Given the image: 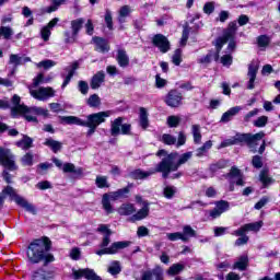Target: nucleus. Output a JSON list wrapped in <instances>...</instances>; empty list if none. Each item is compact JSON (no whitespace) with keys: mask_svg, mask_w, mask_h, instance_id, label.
<instances>
[{"mask_svg":"<svg viewBox=\"0 0 280 280\" xmlns=\"http://www.w3.org/2000/svg\"><path fill=\"white\" fill-rule=\"evenodd\" d=\"M50 249L51 241L47 237L35 240L26 250L27 259L31 264L44 261L45 266H47V264H51L55 260L54 255L48 254Z\"/></svg>","mask_w":280,"mask_h":280,"instance_id":"f257e3e1","label":"nucleus"},{"mask_svg":"<svg viewBox=\"0 0 280 280\" xmlns=\"http://www.w3.org/2000/svg\"><path fill=\"white\" fill-rule=\"evenodd\" d=\"M98 233H102L104 235L103 241L101 243V248L96 250V255L102 256V255H117L119 250H124V248H128L130 246L129 241H120V242H115L113 243L109 247L108 244H110V235H113V232L110 229H108V225L106 224H101L97 228Z\"/></svg>","mask_w":280,"mask_h":280,"instance_id":"f03ea898","label":"nucleus"},{"mask_svg":"<svg viewBox=\"0 0 280 280\" xmlns=\"http://www.w3.org/2000/svg\"><path fill=\"white\" fill-rule=\"evenodd\" d=\"M191 156H194L191 151L179 155V158L176 152L170 153L158 164L156 172H161L163 178H168L171 172H176L178 167H180V165H185ZM176 159H178L177 162Z\"/></svg>","mask_w":280,"mask_h":280,"instance_id":"7ed1b4c3","label":"nucleus"},{"mask_svg":"<svg viewBox=\"0 0 280 280\" xmlns=\"http://www.w3.org/2000/svg\"><path fill=\"white\" fill-rule=\"evenodd\" d=\"M110 115H113L110 110L98 112L88 115L86 120H82V118H79L77 116H65L62 117V121L68 125L92 126L93 128H97L98 126H101V124H105L106 119H108Z\"/></svg>","mask_w":280,"mask_h":280,"instance_id":"20e7f679","label":"nucleus"},{"mask_svg":"<svg viewBox=\"0 0 280 280\" xmlns=\"http://www.w3.org/2000/svg\"><path fill=\"white\" fill-rule=\"evenodd\" d=\"M47 82H49V79H45L43 73L37 74L33 79L32 85L28 86L31 97L38 100V102H47L49 97H55L56 91L52 88H38L39 84H47Z\"/></svg>","mask_w":280,"mask_h":280,"instance_id":"39448f33","label":"nucleus"},{"mask_svg":"<svg viewBox=\"0 0 280 280\" xmlns=\"http://www.w3.org/2000/svg\"><path fill=\"white\" fill-rule=\"evenodd\" d=\"M0 165L5 168L2 176L5 183L10 185L12 183V176L9 172H15L16 164L14 163V155L12 152L9 149H3L2 147H0Z\"/></svg>","mask_w":280,"mask_h":280,"instance_id":"423d86ee","label":"nucleus"},{"mask_svg":"<svg viewBox=\"0 0 280 280\" xmlns=\"http://www.w3.org/2000/svg\"><path fill=\"white\" fill-rule=\"evenodd\" d=\"M18 110L22 113L23 117L27 121H36V115H42L43 117H47L49 115V110L43 108V107H27V106H18Z\"/></svg>","mask_w":280,"mask_h":280,"instance_id":"0eeeda50","label":"nucleus"},{"mask_svg":"<svg viewBox=\"0 0 280 280\" xmlns=\"http://www.w3.org/2000/svg\"><path fill=\"white\" fill-rule=\"evenodd\" d=\"M136 202L138 205H141L142 208L131 215V222H139L141 220H145V218L150 215V202H148V200H143L141 196L137 195Z\"/></svg>","mask_w":280,"mask_h":280,"instance_id":"6e6552de","label":"nucleus"},{"mask_svg":"<svg viewBox=\"0 0 280 280\" xmlns=\"http://www.w3.org/2000/svg\"><path fill=\"white\" fill-rule=\"evenodd\" d=\"M130 124H124V118L118 117L112 121L110 135L112 137H119V135H130Z\"/></svg>","mask_w":280,"mask_h":280,"instance_id":"1a4fd4ad","label":"nucleus"},{"mask_svg":"<svg viewBox=\"0 0 280 280\" xmlns=\"http://www.w3.org/2000/svg\"><path fill=\"white\" fill-rule=\"evenodd\" d=\"M231 209V203L226 200H219L214 202V208L209 211V215L212 220H218L222 213H226Z\"/></svg>","mask_w":280,"mask_h":280,"instance_id":"9d476101","label":"nucleus"},{"mask_svg":"<svg viewBox=\"0 0 280 280\" xmlns=\"http://www.w3.org/2000/svg\"><path fill=\"white\" fill-rule=\"evenodd\" d=\"M230 27L231 31H228L224 33V35L222 37L217 38L215 40V47L220 50L222 49V47H224V45H226V43H231V40H235L233 39V36H235V30H237V23L232 22L230 23Z\"/></svg>","mask_w":280,"mask_h":280,"instance_id":"9b49d317","label":"nucleus"},{"mask_svg":"<svg viewBox=\"0 0 280 280\" xmlns=\"http://www.w3.org/2000/svg\"><path fill=\"white\" fill-rule=\"evenodd\" d=\"M72 277L75 280L82 279V278L86 280H102V278L97 276V273H95V270L90 268L79 269V270L73 269Z\"/></svg>","mask_w":280,"mask_h":280,"instance_id":"f8f14e48","label":"nucleus"},{"mask_svg":"<svg viewBox=\"0 0 280 280\" xmlns=\"http://www.w3.org/2000/svg\"><path fill=\"white\" fill-rule=\"evenodd\" d=\"M165 102L167 106H171V108H178L183 102V94L176 90H172L166 95Z\"/></svg>","mask_w":280,"mask_h":280,"instance_id":"ddd939ff","label":"nucleus"},{"mask_svg":"<svg viewBox=\"0 0 280 280\" xmlns=\"http://www.w3.org/2000/svg\"><path fill=\"white\" fill-rule=\"evenodd\" d=\"M261 226H264V221H257L254 223H247L243 226H241L238 230L234 232V235H246L249 231L254 233H258V231L261 230Z\"/></svg>","mask_w":280,"mask_h":280,"instance_id":"4468645a","label":"nucleus"},{"mask_svg":"<svg viewBox=\"0 0 280 280\" xmlns=\"http://www.w3.org/2000/svg\"><path fill=\"white\" fill-rule=\"evenodd\" d=\"M228 178L231 183L230 191H233V185L243 186L244 179H242V172L237 167H232L231 172L228 175Z\"/></svg>","mask_w":280,"mask_h":280,"instance_id":"2eb2a0df","label":"nucleus"},{"mask_svg":"<svg viewBox=\"0 0 280 280\" xmlns=\"http://www.w3.org/2000/svg\"><path fill=\"white\" fill-rule=\"evenodd\" d=\"M153 45H155L162 54H167V51H170V40L161 34L153 37Z\"/></svg>","mask_w":280,"mask_h":280,"instance_id":"dca6fc26","label":"nucleus"},{"mask_svg":"<svg viewBox=\"0 0 280 280\" xmlns=\"http://www.w3.org/2000/svg\"><path fill=\"white\" fill-rule=\"evenodd\" d=\"M235 40H230L226 48V54L221 57V65H223V67H231V65H233V56L231 52L235 51Z\"/></svg>","mask_w":280,"mask_h":280,"instance_id":"f3484780","label":"nucleus"},{"mask_svg":"<svg viewBox=\"0 0 280 280\" xmlns=\"http://www.w3.org/2000/svg\"><path fill=\"white\" fill-rule=\"evenodd\" d=\"M60 22V19L55 18L52 19L46 26L42 27L40 30V36L42 39L47 43V40H49L50 36H51V31L54 30V27L56 25H58V23Z\"/></svg>","mask_w":280,"mask_h":280,"instance_id":"a211bd4d","label":"nucleus"},{"mask_svg":"<svg viewBox=\"0 0 280 280\" xmlns=\"http://www.w3.org/2000/svg\"><path fill=\"white\" fill-rule=\"evenodd\" d=\"M56 271L38 269L32 275V280H55Z\"/></svg>","mask_w":280,"mask_h":280,"instance_id":"6ab92c4d","label":"nucleus"},{"mask_svg":"<svg viewBox=\"0 0 280 280\" xmlns=\"http://www.w3.org/2000/svg\"><path fill=\"white\" fill-rule=\"evenodd\" d=\"M241 110H244V107L242 106H234L230 109H228L225 113H223L222 117H221V124H229V121H231L235 115H238V113Z\"/></svg>","mask_w":280,"mask_h":280,"instance_id":"aec40b11","label":"nucleus"},{"mask_svg":"<svg viewBox=\"0 0 280 280\" xmlns=\"http://www.w3.org/2000/svg\"><path fill=\"white\" fill-rule=\"evenodd\" d=\"M92 43H94L96 51H100L101 54H106L110 50L108 42L102 37H93Z\"/></svg>","mask_w":280,"mask_h":280,"instance_id":"412c9836","label":"nucleus"},{"mask_svg":"<svg viewBox=\"0 0 280 280\" xmlns=\"http://www.w3.org/2000/svg\"><path fill=\"white\" fill-rule=\"evenodd\" d=\"M156 168L153 171H143L141 168L135 170L130 173L131 178H135V180H145V178H149V176H152V174H156Z\"/></svg>","mask_w":280,"mask_h":280,"instance_id":"4be33fe9","label":"nucleus"},{"mask_svg":"<svg viewBox=\"0 0 280 280\" xmlns=\"http://www.w3.org/2000/svg\"><path fill=\"white\" fill-rule=\"evenodd\" d=\"M259 70V68L257 67V63H250L248 67V84H247V89L253 90L255 89V80L257 78V71Z\"/></svg>","mask_w":280,"mask_h":280,"instance_id":"5701e85b","label":"nucleus"},{"mask_svg":"<svg viewBox=\"0 0 280 280\" xmlns=\"http://www.w3.org/2000/svg\"><path fill=\"white\" fill-rule=\"evenodd\" d=\"M139 126L142 130H148L150 127V119L148 118V109H145V107H140Z\"/></svg>","mask_w":280,"mask_h":280,"instance_id":"b1692460","label":"nucleus"},{"mask_svg":"<svg viewBox=\"0 0 280 280\" xmlns=\"http://www.w3.org/2000/svg\"><path fill=\"white\" fill-rule=\"evenodd\" d=\"M66 71L68 74L65 78L61 89H65L69 84V82H71V78H73L75 71H78V62H73L72 65L68 66L66 68Z\"/></svg>","mask_w":280,"mask_h":280,"instance_id":"393cba45","label":"nucleus"},{"mask_svg":"<svg viewBox=\"0 0 280 280\" xmlns=\"http://www.w3.org/2000/svg\"><path fill=\"white\" fill-rule=\"evenodd\" d=\"M16 205H19V207H22V209H25V211H27L28 213H32L33 215H36V207L32 203H30L28 201H26L25 198H16Z\"/></svg>","mask_w":280,"mask_h":280,"instance_id":"a878e982","label":"nucleus"},{"mask_svg":"<svg viewBox=\"0 0 280 280\" xmlns=\"http://www.w3.org/2000/svg\"><path fill=\"white\" fill-rule=\"evenodd\" d=\"M117 62H118L119 67H122V68H126L130 65V58L128 57V54H126V50L118 49Z\"/></svg>","mask_w":280,"mask_h":280,"instance_id":"bb28decb","label":"nucleus"},{"mask_svg":"<svg viewBox=\"0 0 280 280\" xmlns=\"http://www.w3.org/2000/svg\"><path fill=\"white\" fill-rule=\"evenodd\" d=\"M136 211H137V208H135V205L132 203H122L118 208L119 215H135Z\"/></svg>","mask_w":280,"mask_h":280,"instance_id":"cd10ccee","label":"nucleus"},{"mask_svg":"<svg viewBox=\"0 0 280 280\" xmlns=\"http://www.w3.org/2000/svg\"><path fill=\"white\" fill-rule=\"evenodd\" d=\"M105 78H106V74L104 73V71H98L96 74H94L91 81V89H100Z\"/></svg>","mask_w":280,"mask_h":280,"instance_id":"c85d7f7f","label":"nucleus"},{"mask_svg":"<svg viewBox=\"0 0 280 280\" xmlns=\"http://www.w3.org/2000/svg\"><path fill=\"white\" fill-rule=\"evenodd\" d=\"M132 14V8L130 5H122L118 11V22L126 23V19Z\"/></svg>","mask_w":280,"mask_h":280,"instance_id":"c756f323","label":"nucleus"},{"mask_svg":"<svg viewBox=\"0 0 280 280\" xmlns=\"http://www.w3.org/2000/svg\"><path fill=\"white\" fill-rule=\"evenodd\" d=\"M234 270L244 271L248 268V255H242L233 266Z\"/></svg>","mask_w":280,"mask_h":280,"instance_id":"7c9ffc66","label":"nucleus"},{"mask_svg":"<svg viewBox=\"0 0 280 280\" xmlns=\"http://www.w3.org/2000/svg\"><path fill=\"white\" fill-rule=\"evenodd\" d=\"M65 3H67V0H50V5L45 8L44 12H46V14H51V12H57L60 5H65Z\"/></svg>","mask_w":280,"mask_h":280,"instance_id":"2f4dec72","label":"nucleus"},{"mask_svg":"<svg viewBox=\"0 0 280 280\" xmlns=\"http://www.w3.org/2000/svg\"><path fill=\"white\" fill-rule=\"evenodd\" d=\"M44 145H47V148H50V150H52L55 154L60 152V150L62 149V143L51 138H47L44 142Z\"/></svg>","mask_w":280,"mask_h":280,"instance_id":"473e14b6","label":"nucleus"},{"mask_svg":"<svg viewBox=\"0 0 280 280\" xmlns=\"http://www.w3.org/2000/svg\"><path fill=\"white\" fill-rule=\"evenodd\" d=\"M62 171L66 174H75L77 176H82L83 170L82 167H78L75 168V165L71 164V163H66L62 166Z\"/></svg>","mask_w":280,"mask_h":280,"instance_id":"72a5a7b5","label":"nucleus"},{"mask_svg":"<svg viewBox=\"0 0 280 280\" xmlns=\"http://www.w3.org/2000/svg\"><path fill=\"white\" fill-rule=\"evenodd\" d=\"M222 49H218L217 47V52H209L207 56L201 57L198 62H200V65H209V62H211V60H218V58H220V51Z\"/></svg>","mask_w":280,"mask_h":280,"instance_id":"f704fd0d","label":"nucleus"},{"mask_svg":"<svg viewBox=\"0 0 280 280\" xmlns=\"http://www.w3.org/2000/svg\"><path fill=\"white\" fill-rule=\"evenodd\" d=\"M33 143L34 140L32 138H30L28 136H23L20 141L15 142V145H18V148H21V150H30Z\"/></svg>","mask_w":280,"mask_h":280,"instance_id":"c9c22d12","label":"nucleus"},{"mask_svg":"<svg viewBox=\"0 0 280 280\" xmlns=\"http://www.w3.org/2000/svg\"><path fill=\"white\" fill-rule=\"evenodd\" d=\"M191 135L194 137V143L197 145L202 141V133L200 132V125H192L191 126Z\"/></svg>","mask_w":280,"mask_h":280,"instance_id":"e433bc0d","label":"nucleus"},{"mask_svg":"<svg viewBox=\"0 0 280 280\" xmlns=\"http://www.w3.org/2000/svg\"><path fill=\"white\" fill-rule=\"evenodd\" d=\"M1 195L9 196L10 199L14 200L15 203H16V198H23L16 194V190L12 186H7L5 188H3Z\"/></svg>","mask_w":280,"mask_h":280,"instance_id":"4c0bfd02","label":"nucleus"},{"mask_svg":"<svg viewBox=\"0 0 280 280\" xmlns=\"http://www.w3.org/2000/svg\"><path fill=\"white\" fill-rule=\"evenodd\" d=\"M185 270V265L183 264H173L166 271L170 277H175V275H180Z\"/></svg>","mask_w":280,"mask_h":280,"instance_id":"58836bf2","label":"nucleus"},{"mask_svg":"<svg viewBox=\"0 0 280 280\" xmlns=\"http://www.w3.org/2000/svg\"><path fill=\"white\" fill-rule=\"evenodd\" d=\"M110 195L108 194H104L103 198H102V205H103V209L104 211H106L107 214L113 213V206L110 205Z\"/></svg>","mask_w":280,"mask_h":280,"instance_id":"ea45409f","label":"nucleus"},{"mask_svg":"<svg viewBox=\"0 0 280 280\" xmlns=\"http://www.w3.org/2000/svg\"><path fill=\"white\" fill-rule=\"evenodd\" d=\"M211 148H213V142L211 140L206 141L201 148L196 150L197 156H205Z\"/></svg>","mask_w":280,"mask_h":280,"instance_id":"a19ab883","label":"nucleus"},{"mask_svg":"<svg viewBox=\"0 0 280 280\" xmlns=\"http://www.w3.org/2000/svg\"><path fill=\"white\" fill-rule=\"evenodd\" d=\"M109 275L115 277V275H119L121 272V264L118 260H114L109 264V267L107 269Z\"/></svg>","mask_w":280,"mask_h":280,"instance_id":"79ce46f5","label":"nucleus"},{"mask_svg":"<svg viewBox=\"0 0 280 280\" xmlns=\"http://www.w3.org/2000/svg\"><path fill=\"white\" fill-rule=\"evenodd\" d=\"M12 104H14V108H12V115L13 117H16V115H23V113H21V110H19V106H25V105H21V96L19 95H13L12 97Z\"/></svg>","mask_w":280,"mask_h":280,"instance_id":"37998d69","label":"nucleus"},{"mask_svg":"<svg viewBox=\"0 0 280 280\" xmlns=\"http://www.w3.org/2000/svg\"><path fill=\"white\" fill-rule=\"evenodd\" d=\"M82 25H84V19L80 18L77 20L71 21V31L79 35L80 34V30H82Z\"/></svg>","mask_w":280,"mask_h":280,"instance_id":"c03bdc74","label":"nucleus"},{"mask_svg":"<svg viewBox=\"0 0 280 280\" xmlns=\"http://www.w3.org/2000/svg\"><path fill=\"white\" fill-rule=\"evenodd\" d=\"M88 106H90V108H97V106H100L102 104V100L100 98V96L97 94H92L88 101H86Z\"/></svg>","mask_w":280,"mask_h":280,"instance_id":"a18cd8bd","label":"nucleus"},{"mask_svg":"<svg viewBox=\"0 0 280 280\" xmlns=\"http://www.w3.org/2000/svg\"><path fill=\"white\" fill-rule=\"evenodd\" d=\"M130 191L128 188H121L116 191L109 192L108 196L112 201L119 200V198H124L125 194H128Z\"/></svg>","mask_w":280,"mask_h":280,"instance_id":"49530a36","label":"nucleus"},{"mask_svg":"<svg viewBox=\"0 0 280 280\" xmlns=\"http://www.w3.org/2000/svg\"><path fill=\"white\" fill-rule=\"evenodd\" d=\"M234 141L237 143H248L250 145V133H237L234 136Z\"/></svg>","mask_w":280,"mask_h":280,"instance_id":"de8ad7c7","label":"nucleus"},{"mask_svg":"<svg viewBox=\"0 0 280 280\" xmlns=\"http://www.w3.org/2000/svg\"><path fill=\"white\" fill-rule=\"evenodd\" d=\"M160 141L165 145H176V137L170 133H163L160 138Z\"/></svg>","mask_w":280,"mask_h":280,"instance_id":"09e8293b","label":"nucleus"},{"mask_svg":"<svg viewBox=\"0 0 280 280\" xmlns=\"http://www.w3.org/2000/svg\"><path fill=\"white\" fill-rule=\"evenodd\" d=\"M63 36H65V43H67L68 45H73V43L78 40V33H74L72 31H66L63 33Z\"/></svg>","mask_w":280,"mask_h":280,"instance_id":"8fccbe9b","label":"nucleus"},{"mask_svg":"<svg viewBox=\"0 0 280 280\" xmlns=\"http://www.w3.org/2000/svg\"><path fill=\"white\" fill-rule=\"evenodd\" d=\"M0 36H3L7 40H10L12 36H14V31H12L9 26H1L0 27Z\"/></svg>","mask_w":280,"mask_h":280,"instance_id":"3c124183","label":"nucleus"},{"mask_svg":"<svg viewBox=\"0 0 280 280\" xmlns=\"http://www.w3.org/2000/svg\"><path fill=\"white\" fill-rule=\"evenodd\" d=\"M172 62L175 65V67H179L180 62H183V50L178 48L174 51Z\"/></svg>","mask_w":280,"mask_h":280,"instance_id":"603ef678","label":"nucleus"},{"mask_svg":"<svg viewBox=\"0 0 280 280\" xmlns=\"http://www.w3.org/2000/svg\"><path fill=\"white\" fill-rule=\"evenodd\" d=\"M95 185L96 187H98V189L110 187V185L108 184V178L106 176H96Z\"/></svg>","mask_w":280,"mask_h":280,"instance_id":"864d4df0","label":"nucleus"},{"mask_svg":"<svg viewBox=\"0 0 280 280\" xmlns=\"http://www.w3.org/2000/svg\"><path fill=\"white\" fill-rule=\"evenodd\" d=\"M166 237L167 240H170V242H178V240H182V242H185L186 240L185 235H183V232L167 233Z\"/></svg>","mask_w":280,"mask_h":280,"instance_id":"5fc2aeb1","label":"nucleus"},{"mask_svg":"<svg viewBox=\"0 0 280 280\" xmlns=\"http://www.w3.org/2000/svg\"><path fill=\"white\" fill-rule=\"evenodd\" d=\"M182 235H184L186 238H185V242H188L189 241V237H196V230H192L190 228V225H185L183 228V233Z\"/></svg>","mask_w":280,"mask_h":280,"instance_id":"6e6d98bb","label":"nucleus"},{"mask_svg":"<svg viewBox=\"0 0 280 280\" xmlns=\"http://www.w3.org/2000/svg\"><path fill=\"white\" fill-rule=\"evenodd\" d=\"M174 194H176V187L174 186H166L163 190L164 198L172 200L174 198Z\"/></svg>","mask_w":280,"mask_h":280,"instance_id":"4d7b16f0","label":"nucleus"},{"mask_svg":"<svg viewBox=\"0 0 280 280\" xmlns=\"http://www.w3.org/2000/svg\"><path fill=\"white\" fill-rule=\"evenodd\" d=\"M36 67L43 68V69H51V67H56V61L51 59H46L36 63Z\"/></svg>","mask_w":280,"mask_h":280,"instance_id":"13d9d810","label":"nucleus"},{"mask_svg":"<svg viewBox=\"0 0 280 280\" xmlns=\"http://www.w3.org/2000/svg\"><path fill=\"white\" fill-rule=\"evenodd\" d=\"M259 180L262 183L265 187H268V185H271L272 178L268 176V173L266 171H262L259 174Z\"/></svg>","mask_w":280,"mask_h":280,"instance_id":"bf43d9fd","label":"nucleus"},{"mask_svg":"<svg viewBox=\"0 0 280 280\" xmlns=\"http://www.w3.org/2000/svg\"><path fill=\"white\" fill-rule=\"evenodd\" d=\"M266 137V133L258 132L256 135L249 133V145H257V141H261V138Z\"/></svg>","mask_w":280,"mask_h":280,"instance_id":"052dcab7","label":"nucleus"},{"mask_svg":"<svg viewBox=\"0 0 280 280\" xmlns=\"http://www.w3.org/2000/svg\"><path fill=\"white\" fill-rule=\"evenodd\" d=\"M258 47H268L270 45V37L267 35H260L257 38Z\"/></svg>","mask_w":280,"mask_h":280,"instance_id":"680f3d73","label":"nucleus"},{"mask_svg":"<svg viewBox=\"0 0 280 280\" xmlns=\"http://www.w3.org/2000/svg\"><path fill=\"white\" fill-rule=\"evenodd\" d=\"M268 124L267 116H260L256 120H254V126L256 128H265V126Z\"/></svg>","mask_w":280,"mask_h":280,"instance_id":"e2e57ef3","label":"nucleus"},{"mask_svg":"<svg viewBox=\"0 0 280 280\" xmlns=\"http://www.w3.org/2000/svg\"><path fill=\"white\" fill-rule=\"evenodd\" d=\"M78 90L82 95L89 94V83L86 81H79L78 83Z\"/></svg>","mask_w":280,"mask_h":280,"instance_id":"0e129e2a","label":"nucleus"},{"mask_svg":"<svg viewBox=\"0 0 280 280\" xmlns=\"http://www.w3.org/2000/svg\"><path fill=\"white\" fill-rule=\"evenodd\" d=\"M167 124L170 128H176L180 124V118L178 116H168Z\"/></svg>","mask_w":280,"mask_h":280,"instance_id":"69168bd1","label":"nucleus"},{"mask_svg":"<svg viewBox=\"0 0 280 280\" xmlns=\"http://www.w3.org/2000/svg\"><path fill=\"white\" fill-rule=\"evenodd\" d=\"M224 167H226V161L224 160H221L218 163L210 165L211 172H218V170H224Z\"/></svg>","mask_w":280,"mask_h":280,"instance_id":"338daca9","label":"nucleus"},{"mask_svg":"<svg viewBox=\"0 0 280 280\" xmlns=\"http://www.w3.org/2000/svg\"><path fill=\"white\" fill-rule=\"evenodd\" d=\"M105 23L109 30H113V12L110 10L105 12Z\"/></svg>","mask_w":280,"mask_h":280,"instance_id":"774afa93","label":"nucleus"}]
</instances>
